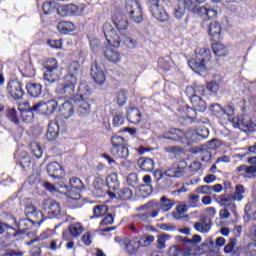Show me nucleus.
<instances>
[{"label":"nucleus","mask_w":256,"mask_h":256,"mask_svg":"<svg viewBox=\"0 0 256 256\" xmlns=\"http://www.w3.org/2000/svg\"><path fill=\"white\" fill-rule=\"evenodd\" d=\"M77 83V76L68 74L62 79L60 86L57 88V93L66 97V99H73L77 95V90H75Z\"/></svg>","instance_id":"4"},{"label":"nucleus","mask_w":256,"mask_h":256,"mask_svg":"<svg viewBox=\"0 0 256 256\" xmlns=\"http://www.w3.org/2000/svg\"><path fill=\"white\" fill-rule=\"evenodd\" d=\"M7 91L14 99H23V87L21 82L17 80H11L8 82Z\"/></svg>","instance_id":"12"},{"label":"nucleus","mask_w":256,"mask_h":256,"mask_svg":"<svg viewBox=\"0 0 256 256\" xmlns=\"http://www.w3.org/2000/svg\"><path fill=\"white\" fill-rule=\"evenodd\" d=\"M59 113L61 117L64 119H71L75 113V109L73 108V104L70 102H64L60 107H59Z\"/></svg>","instance_id":"28"},{"label":"nucleus","mask_w":256,"mask_h":256,"mask_svg":"<svg viewBox=\"0 0 256 256\" xmlns=\"http://www.w3.org/2000/svg\"><path fill=\"white\" fill-rule=\"evenodd\" d=\"M125 9L131 23L141 25L143 21V8L137 0H126Z\"/></svg>","instance_id":"5"},{"label":"nucleus","mask_w":256,"mask_h":256,"mask_svg":"<svg viewBox=\"0 0 256 256\" xmlns=\"http://www.w3.org/2000/svg\"><path fill=\"white\" fill-rule=\"evenodd\" d=\"M83 231H85V228L81 222H74L68 226V233L73 239H79L83 235Z\"/></svg>","instance_id":"26"},{"label":"nucleus","mask_w":256,"mask_h":256,"mask_svg":"<svg viewBox=\"0 0 256 256\" xmlns=\"http://www.w3.org/2000/svg\"><path fill=\"white\" fill-rule=\"evenodd\" d=\"M200 154H201L202 161L204 162L211 161V149H209L208 147L204 146L200 150Z\"/></svg>","instance_id":"56"},{"label":"nucleus","mask_w":256,"mask_h":256,"mask_svg":"<svg viewBox=\"0 0 256 256\" xmlns=\"http://www.w3.org/2000/svg\"><path fill=\"white\" fill-rule=\"evenodd\" d=\"M79 7L75 4H69L66 6H60L57 8V15L59 17H71L72 15H77Z\"/></svg>","instance_id":"18"},{"label":"nucleus","mask_w":256,"mask_h":256,"mask_svg":"<svg viewBox=\"0 0 256 256\" xmlns=\"http://www.w3.org/2000/svg\"><path fill=\"white\" fill-rule=\"evenodd\" d=\"M59 104L56 100H50L47 102H38L32 106V111L41 113L42 115H53L57 111Z\"/></svg>","instance_id":"8"},{"label":"nucleus","mask_w":256,"mask_h":256,"mask_svg":"<svg viewBox=\"0 0 256 256\" xmlns=\"http://www.w3.org/2000/svg\"><path fill=\"white\" fill-rule=\"evenodd\" d=\"M174 205L175 202L173 200L167 198V196H162L160 198V203L157 202V207L154 209H156V211H163V213H167L173 209Z\"/></svg>","instance_id":"22"},{"label":"nucleus","mask_w":256,"mask_h":256,"mask_svg":"<svg viewBox=\"0 0 256 256\" xmlns=\"http://www.w3.org/2000/svg\"><path fill=\"white\" fill-rule=\"evenodd\" d=\"M59 137V124L57 122H50L48 125V131L46 133V138L48 141H54Z\"/></svg>","instance_id":"29"},{"label":"nucleus","mask_w":256,"mask_h":256,"mask_svg":"<svg viewBox=\"0 0 256 256\" xmlns=\"http://www.w3.org/2000/svg\"><path fill=\"white\" fill-rule=\"evenodd\" d=\"M162 137L163 139H170V141H180V143H183V139H185V132L172 128L168 130V132L164 133Z\"/></svg>","instance_id":"20"},{"label":"nucleus","mask_w":256,"mask_h":256,"mask_svg":"<svg viewBox=\"0 0 256 256\" xmlns=\"http://www.w3.org/2000/svg\"><path fill=\"white\" fill-rule=\"evenodd\" d=\"M26 91L30 97H39L43 92V86L38 83H28L26 85Z\"/></svg>","instance_id":"32"},{"label":"nucleus","mask_w":256,"mask_h":256,"mask_svg":"<svg viewBox=\"0 0 256 256\" xmlns=\"http://www.w3.org/2000/svg\"><path fill=\"white\" fill-rule=\"evenodd\" d=\"M62 239L64 241H69L67 244H66V249H75V242L71 241V235H69V231L67 230H64L62 232Z\"/></svg>","instance_id":"50"},{"label":"nucleus","mask_w":256,"mask_h":256,"mask_svg":"<svg viewBox=\"0 0 256 256\" xmlns=\"http://www.w3.org/2000/svg\"><path fill=\"white\" fill-rule=\"evenodd\" d=\"M196 193H201L202 195H211L213 193V187L209 185H203L196 189Z\"/></svg>","instance_id":"59"},{"label":"nucleus","mask_w":256,"mask_h":256,"mask_svg":"<svg viewBox=\"0 0 256 256\" xmlns=\"http://www.w3.org/2000/svg\"><path fill=\"white\" fill-rule=\"evenodd\" d=\"M143 247V244L141 242V238L137 240V237H133L130 243H126L125 248L126 251L130 255H136V253H139V249Z\"/></svg>","instance_id":"27"},{"label":"nucleus","mask_w":256,"mask_h":256,"mask_svg":"<svg viewBox=\"0 0 256 256\" xmlns=\"http://www.w3.org/2000/svg\"><path fill=\"white\" fill-rule=\"evenodd\" d=\"M66 197H68V199H73L74 201H79V199H81V194L79 193V191L75 190L74 188H71L70 190H68L65 193Z\"/></svg>","instance_id":"57"},{"label":"nucleus","mask_w":256,"mask_h":256,"mask_svg":"<svg viewBox=\"0 0 256 256\" xmlns=\"http://www.w3.org/2000/svg\"><path fill=\"white\" fill-rule=\"evenodd\" d=\"M57 29L60 33H71L72 31H75V24L70 21H62L58 23Z\"/></svg>","instance_id":"37"},{"label":"nucleus","mask_w":256,"mask_h":256,"mask_svg":"<svg viewBox=\"0 0 256 256\" xmlns=\"http://www.w3.org/2000/svg\"><path fill=\"white\" fill-rule=\"evenodd\" d=\"M59 69L56 68L55 70H46L44 72V81L48 83H55V81H59Z\"/></svg>","instance_id":"38"},{"label":"nucleus","mask_w":256,"mask_h":256,"mask_svg":"<svg viewBox=\"0 0 256 256\" xmlns=\"http://www.w3.org/2000/svg\"><path fill=\"white\" fill-rule=\"evenodd\" d=\"M104 56L110 63H121V53L113 49H106L104 51Z\"/></svg>","instance_id":"35"},{"label":"nucleus","mask_w":256,"mask_h":256,"mask_svg":"<svg viewBox=\"0 0 256 256\" xmlns=\"http://www.w3.org/2000/svg\"><path fill=\"white\" fill-rule=\"evenodd\" d=\"M34 223H37V220L23 219V220L19 221L18 227H19L20 231L25 232V231L31 229V227H33Z\"/></svg>","instance_id":"44"},{"label":"nucleus","mask_w":256,"mask_h":256,"mask_svg":"<svg viewBox=\"0 0 256 256\" xmlns=\"http://www.w3.org/2000/svg\"><path fill=\"white\" fill-rule=\"evenodd\" d=\"M46 171L49 175V177H52V179H61L63 177V167L60 166L57 162H51L47 165Z\"/></svg>","instance_id":"14"},{"label":"nucleus","mask_w":256,"mask_h":256,"mask_svg":"<svg viewBox=\"0 0 256 256\" xmlns=\"http://www.w3.org/2000/svg\"><path fill=\"white\" fill-rule=\"evenodd\" d=\"M127 183L130 187H135L139 183V177L135 173H131L127 177Z\"/></svg>","instance_id":"61"},{"label":"nucleus","mask_w":256,"mask_h":256,"mask_svg":"<svg viewBox=\"0 0 256 256\" xmlns=\"http://www.w3.org/2000/svg\"><path fill=\"white\" fill-rule=\"evenodd\" d=\"M8 118L10 119V121H12V123H14L15 125H19V118L17 117V110L15 109H10L8 111Z\"/></svg>","instance_id":"63"},{"label":"nucleus","mask_w":256,"mask_h":256,"mask_svg":"<svg viewBox=\"0 0 256 256\" xmlns=\"http://www.w3.org/2000/svg\"><path fill=\"white\" fill-rule=\"evenodd\" d=\"M235 245H237V238H230V242L224 247V252L233 253Z\"/></svg>","instance_id":"62"},{"label":"nucleus","mask_w":256,"mask_h":256,"mask_svg":"<svg viewBox=\"0 0 256 256\" xmlns=\"http://www.w3.org/2000/svg\"><path fill=\"white\" fill-rule=\"evenodd\" d=\"M42 209H44L48 215H52V217H61V205L53 199L44 200L42 202Z\"/></svg>","instance_id":"11"},{"label":"nucleus","mask_w":256,"mask_h":256,"mask_svg":"<svg viewBox=\"0 0 256 256\" xmlns=\"http://www.w3.org/2000/svg\"><path fill=\"white\" fill-rule=\"evenodd\" d=\"M116 103L119 105V107H123L125 103H127V94L125 91L120 90L116 95Z\"/></svg>","instance_id":"49"},{"label":"nucleus","mask_w":256,"mask_h":256,"mask_svg":"<svg viewBox=\"0 0 256 256\" xmlns=\"http://www.w3.org/2000/svg\"><path fill=\"white\" fill-rule=\"evenodd\" d=\"M30 149L36 159H41V157H43V148H41L39 143L32 142L30 144Z\"/></svg>","instance_id":"45"},{"label":"nucleus","mask_w":256,"mask_h":256,"mask_svg":"<svg viewBox=\"0 0 256 256\" xmlns=\"http://www.w3.org/2000/svg\"><path fill=\"white\" fill-rule=\"evenodd\" d=\"M26 215H30L33 219L36 220L37 225L43 223V213L35 207V204L30 203L25 208Z\"/></svg>","instance_id":"19"},{"label":"nucleus","mask_w":256,"mask_h":256,"mask_svg":"<svg viewBox=\"0 0 256 256\" xmlns=\"http://www.w3.org/2000/svg\"><path fill=\"white\" fill-rule=\"evenodd\" d=\"M186 95H188V97H195V95L197 97H201L205 96V86L202 85H196L195 87L193 86H188L185 90Z\"/></svg>","instance_id":"30"},{"label":"nucleus","mask_w":256,"mask_h":256,"mask_svg":"<svg viewBox=\"0 0 256 256\" xmlns=\"http://www.w3.org/2000/svg\"><path fill=\"white\" fill-rule=\"evenodd\" d=\"M199 195H195V194H190L188 196V205L189 207H191L192 209H195V207H197V203H199Z\"/></svg>","instance_id":"60"},{"label":"nucleus","mask_w":256,"mask_h":256,"mask_svg":"<svg viewBox=\"0 0 256 256\" xmlns=\"http://www.w3.org/2000/svg\"><path fill=\"white\" fill-rule=\"evenodd\" d=\"M112 21L114 23V26L120 33L121 31H126V29L129 27V21L127 20V16L121 13L113 16Z\"/></svg>","instance_id":"17"},{"label":"nucleus","mask_w":256,"mask_h":256,"mask_svg":"<svg viewBox=\"0 0 256 256\" xmlns=\"http://www.w3.org/2000/svg\"><path fill=\"white\" fill-rule=\"evenodd\" d=\"M155 207H157V202L153 200L147 202L143 206H140L138 211H147V213L136 215L137 219H139V221H143L144 223L149 221L150 217L151 219H156V217H159V210L155 209Z\"/></svg>","instance_id":"7"},{"label":"nucleus","mask_w":256,"mask_h":256,"mask_svg":"<svg viewBox=\"0 0 256 256\" xmlns=\"http://www.w3.org/2000/svg\"><path fill=\"white\" fill-rule=\"evenodd\" d=\"M235 201L237 200L233 197V195L229 194L221 195L218 198V203L220 207H225L226 209L232 211V213H235V211H237V205L235 204Z\"/></svg>","instance_id":"13"},{"label":"nucleus","mask_w":256,"mask_h":256,"mask_svg":"<svg viewBox=\"0 0 256 256\" xmlns=\"http://www.w3.org/2000/svg\"><path fill=\"white\" fill-rule=\"evenodd\" d=\"M194 229H196L198 233H209V231H211V218L207 216L202 217L201 222L194 224Z\"/></svg>","instance_id":"25"},{"label":"nucleus","mask_w":256,"mask_h":256,"mask_svg":"<svg viewBox=\"0 0 256 256\" xmlns=\"http://www.w3.org/2000/svg\"><path fill=\"white\" fill-rule=\"evenodd\" d=\"M137 165L144 173H151L155 169V161L151 158H139Z\"/></svg>","instance_id":"23"},{"label":"nucleus","mask_w":256,"mask_h":256,"mask_svg":"<svg viewBox=\"0 0 256 256\" xmlns=\"http://www.w3.org/2000/svg\"><path fill=\"white\" fill-rule=\"evenodd\" d=\"M158 65L161 69H164V71H169V69H171V58H159Z\"/></svg>","instance_id":"52"},{"label":"nucleus","mask_w":256,"mask_h":256,"mask_svg":"<svg viewBox=\"0 0 256 256\" xmlns=\"http://www.w3.org/2000/svg\"><path fill=\"white\" fill-rule=\"evenodd\" d=\"M196 58L188 61L189 67L195 73H205L207 71V63L211 61V50L206 47L196 48Z\"/></svg>","instance_id":"2"},{"label":"nucleus","mask_w":256,"mask_h":256,"mask_svg":"<svg viewBox=\"0 0 256 256\" xmlns=\"http://www.w3.org/2000/svg\"><path fill=\"white\" fill-rule=\"evenodd\" d=\"M20 165L27 169L31 165V156L29 154L22 152L21 158H20Z\"/></svg>","instance_id":"54"},{"label":"nucleus","mask_w":256,"mask_h":256,"mask_svg":"<svg viewBox=\"0 0 256 256\" xmlns=\"http://www.w3.org/2000/svg\"><path fill=\"white\" fill-rule=\"evenodd\" d=\"M70 186L72 189L76 191H85V184L79 177H72L70 178Z\"/></svg>","instance_id":"41"},{"label":"nucleus","mask_w":256,"mask_h":256,"mask_svg":"<svg viewBox=\"0 0 256 256\" xmlns=\"http://www.w3.org/2000/svg\"><path fill=\"white\" fill-rule=\"evenodd\" d=\"M111 153L116 159H127L129 157V148L127 146L112 147Z\"/></svg>","instance_id":"33"},{"label":"nucleus","mask_w":256,"mask_h":256,"mask_svg":"<svg viewBox=\"0 0 256 256\" xmlns=\"http://www.w3.org/2000/svg\"><path fill=\"white\" fill-rule=\"evenodd\" d=\"M201 3H205V0H184V7L193 13Z\"/></svg>","instance_id":"43"},{"label":"nucleus","mask_w":256,"mask_h":256,"mask_svg":"<svg viewBox=\"0 0 256 256\" xmlns=\"http://www.w3.org/2000/svg\"><path fill=\"white\" fill-rule=\"evenodd\" d=\"M197 133L193 131H188L184 133L183 145H191L197 141Z\"/></svg>","instance_id":"46"},{"label":"nucleus","mask_w":256,"mask_h":256,"mask_svg":"<svg viewBox=\"0 0 256 256\" xmlns=\"http://www.w3.org/2000/svg\"><path fill=\"white\" fill-rule=\"evenodd\" d=\"M140 240L142 242V247H149L151 243H155V236L145 234L142 237H140Z\"/></svg>","instance_id":"53"},{"label":"nucleus","mask_w":256,"mask_h":256,"mask_svg":"<svg viewBox=\"0 0 256 256\" xmlns=\"http://www.w3.org/2000/svg\"><path fill=\"white\" fill-rule=\"evenodd\" d=\"M185 175V170L182 168H169L165 172L161 170H156L154 173V177L157 182H160L164 189H170L173 187V180L171 177L175 179H179Z\"/></svg>","instance_id":"3"},{"label":"nucleus","mask_w":256,"mask_h":256,"mask_svg":"<svg viewBox=\"0 0 256 256\" xmlns=\"http://www.w3.org/2000/svg\"><path fill=\"white\" fill-rule=\"evenodd\" d=\"M167 239H169V235H167V234L158 236V239H157V243H158L157 249H160V250L165 249V247H167V245L165 244Z\"/></svg>","instance_id":"58"},{"label":"nucleus","mask_w":256,"mask_h":256,"mask_svg":"<svg viewBox=\"0 0 256 256\" xmlns=\"http://www.w3.org/2000/svg\"><path fill=\"white\" fill-rule=\"evenodd\" d=\"M208 33H209L210 37H212V39H214V41H216V39H219V37L221 35V25L219 24V22L212 21L209 24Z\"/></svg>","instance_id":"34"},{"label":"nucleus","mask_w":256,"mask_h":256,"mask_svg":"<svg viewBox=\"0 0 256 256\" xmlns=\"http://www.w3.org/2000/svg\"><path fill=\"white\" fill-rule=\"evenodd\" d=\"M43 67L44 69H46V71H49V70L55 71V69H57V60L54 58L47 59L43 63Z\"/></svg>","instance_id":"51"},{"label":"nucleus","mask_w":256,"mask_h":256,"mask_svg":"<svg viewBox=\"0 0 256 256\" xmlns=\"http://www.w3.org/2000/svg\"><path fill=\"white\" fill-rule=\"evenodd\" d=\"M244 195H245V186L241 184L236 185L234 194L232 195V197H234V200L243 201V199H245Z\"/></svg>","instance_id":"42"},{"label":"nucleus","mask_w":256,"mask_h":256,"mask_svg":"<svg viewBox=\"0 0 256 256\" xmlns=\"http://www.w3.org/2000/svg\"><path fill=\"white\" fill-rule=\"evenodd\" d=\"M207 91L216 95L217 91H219V84L215 81L209 82L206 86Z\"/></svg>","instance_id":"64"},{"label":"nucleus","mask_w":256,"mask_h":256,"mask_svg":"<svg viewBox=\"0 0 256 256\" xmlns=\"http://www.w3.org/2000/svg\"><path fill=\"white\" fill-rule=\"evenodd\" d=\"M190 102L192 104V108L187 111L186 117L187 119H190L191 123H193L194 119L197 118V112L204 113V111H207V102L197 95L190 97Z\"/></svg>","instance_id":"6"},{"label":"nucleus","mask_w":256,"mask_h":256,"mask_svg":"<svg viewBox=\"0 0 256 256\" xmlns=\"http://www.w3.org/2000/svg\"><path fill=\"white\" fill-rule=\"evenodd\" d=\"M77 113L80 117H87L91 113V102L88 99H85L83 95L80 96L78 100Z\"/></svg>","instance_id":"15"},{"label":"nucleus","mask_w":256,"mask_h":256,"mask_svg":"<svg viewBox=\"0 0 256 256\" xmlns=\"http://www.w3.org/2000/svg\"><path fill=\"white\" fill-rule=\"evenodd\" d=\"M126 117L130 123L133 125H139L141 123V119H143V115L138 108L132 107L127 110Z\"/></svg>","instance_id":"21"},{"label":"nucleus","mask_w":256,"mask_h":256,"mask_svg":"<svg viewBox=\"0 0 256 256\" xmlns=\"http://www.w3.org/2000/svg\"><path fill=\"white\" fill-rule=\"evenodd\" d=\"M112 147H127V142L125 141L124 137L114 135L111 138Z\"/></svg>","instance_id":"47"},{"label":"nucleus","mask_w":256,"mask_h":256,"mask_svg":"<svg viewBox=\"0 0 256 256\" xmlns=\"http://www.w3.org/2000/svg\"><path fill=\"white\" fill-rule=\"evenodd\" d=\"M106 184L109 189L110 195L111 191H117L119 189V179L117 173H112L106 178Z\"/></svg>","instance_id":"31"},{"label":"nucleus","mask_w":256,"mask_h":256,"mask_svg":"<svg viewBox=\"0 0 256 256\" xmlns=\"http://www.w3.org/2000/svg\"><path fill=\"white\" fill-rule=\"evenodd\" d=\"M113 197H118L121 201H129L133 197V190L131 188L124 187L120 189L116 194L111 193Z\"/></svg>","instance_id":"36"},{"label":"nucleus","mask_w":256,"mask_h":256,"mask_svg":"<svg viewBox=\"0 0 256 256\" xmlns=\"http://www.w3.org/2000/svg\"><path fill=\"white\" fill-rule=\"evenodd\" d=\"M104 35L107 40L108 45L115 47L116 49L121 47V42L128 49H135L137 47V40L130 38L125 35L123 32H120V35L110 24H105L103 27Z\"/></svg>","instance_id":"1"},{"label":"nucleus","mask_w":256,"mask_h":256,"mask_svg":"<svg viewBox=\"0 0 256 256\" xmlns=\"http://www.w3.org/2000/svg\"><path fill=\"white\" fill-rule=\"evenodd\" d=\"M233 125L242 131H255V123H253L251 117L247 115H241L238 118H234Z\"/></svg>","instance_id":"9"},{"label":"nucleus","mask_w":256,"mask_h":256,"mask_svg":"<svg viewBox=\"0 0 256 256\" xmlns=\"http://www.w3.org/2000/svg\"><path fill=\"white\" fill-rule=\"evenodd\" d=\"M93 211H94L95 217H103L104 215H107V206L105 205L95 206Z\"/></svg>","instance_id":"55"},{"label":"nucleus","mask_w":256,"mask_h":256,"mask_svg":"<svg viewBox=\"0 0 256 256\" xmlns=\"http://www.w3.org/2000/svg\"><path fill=\"white\" fill-rule=\"evenodd\" d=\"M33 108L31 110H26L21 113V118L24 123H33L35 119V114L33 113Z\"/></svg>","instance_id":"48"},{"label":"nucleus","mask_w":256,"mask_h":256,"mask_svg":"<svg viewBox=\"0 0 256 256\" xmlns=\"http://www.w3.org/2000/svg\"><path fill=\"white\" fill-rule=\"evenodd\" d=\"M103 187H105V180L101 177H96L93 181V188L94 193H96L98 197L103 195Z\"/></svg>","instance_id":"39"},{"label":"nucleus","mask_w":256,"mask_h":256,"mask_svg":"<svg viewBox=\"0 0 256 256\" xmlns=\"http://www.w3.org/2000/svg\"><path fill=\"white\" fill-rule=\"evenodd\" d=\"M192 13H194V15H198V17H202L203 19H213L214 17H217V11L205 6H199V4Z\"/></svg>","instance_id":"16"},{"label":"nucleus","mask_w":256,"mask_h":256,"mask_svg":"<svg viewBox=\"0 0 256 256\" xmlns=\"http://www.w3.org/2000/svg\"><path fill=\"white\" fill-rule=\"evenodd\" d=\"M212 51L214 55H217V57H225V55H227L228 53V50L225 47V45L221 43L212 44Z\"/></svg>","instance_id":"40"},{"label":"nucleus","mask_w":256,"mask_h":256,"mask_svg":"<svg viewBox=\"0 0 256 256\" xmlns=\"http://www.w3.org/2000/svg\"><path fill=\"white\" fill-rule=\"evenodd\" d=\"M91 76L98 85H103V83H105V72H103L101 66L97 64L92 66Z\"/></svg>","instance_id":"24"},{"label":"nucleus","mask_w":256,"mask_h":256,"mask_svg":"<svg viewBox=\"0 0 256 256\" xmlns=\"http://www.w3.org/2000/svg\"><path fill=\"white\" fill-rule=\"evenodd\" d=\"M150 11L152 13V17L160 21V23H167L169 21V15L165 12V9L161 7L159 2L150 3Z\"/></svg>","instance_id":"10"}]
</instances>
